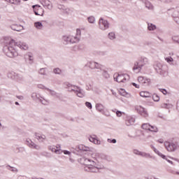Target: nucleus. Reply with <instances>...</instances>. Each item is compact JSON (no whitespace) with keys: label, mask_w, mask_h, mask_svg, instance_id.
<instances>
[{"label":"nucleus","mask_w":179,"mask_h":179,"mask_svg":"<svg viewBox=\"0 0 179 179\" xmlns=\"http://www.w3.org/2000/svg\"><path fill=\"white\" fill-rule=\"evenodd\" d=\"M14 47H18V48L24 50V51H26V50H29V45L26 44V43L20 41L15 42V40H11L9 42V46L7 47V51L6 52L7 57L9 58H15L18 55L16 48Z\"/></svg>","instance_id":"obj_1"},{"label":"nucleus","mask_w":179,"mask_h":179,"mask_svg":"<svg viewBox=\"0 0 179 179\" xmlns=\"http://www.w3.org/2000/svg\"><path fill=\"white\" fill-rule=\"evenodd\" d=\"M81 162L85 166V171H90V173H99V170H101V167L94 166V162L92 161V159L83 157Z\"/></svg>","instance_id":"obj_2"},{"label":"nucleus","mask_w":179,"mask_h":179,"mask_svg":"<svg viewBox=\"0 0 179 179\" xmlns=\"http://www.w3.org/2000/svg\"><path fill=\"white\" fill-rule=\"evenodd\" d=\"M149 64V61L146 57H141L139 59V62H136L134 63V66L133 67V71H136V73H138L141 71H142V68L145 66V65H148Z\"/></svg>","instance_id":"obj_3"},{"label":"nucleus","mask_w":179,"mask_h":179,"mask_svg":"<svg viewBox=\"0 0 179 179\" xmlns=\"http://www.w3.org/2000/svg\"><path fill=\"white\" fill-rule=\"evenodd\" d=\"M164 146L168 152H176L177 149H179L178 141H166L164 143Z\"/></svg>","instance_id":"obj_4"},{"label":"nucleus","mask_w":179,"mask_h":179,"mask_svg":"<svg viewBox=\"0 0 179 179\" xmlns=\"http://www.w3.org/2000/svg\"><path fill=\"white\" fill-rule=\"evenodd\" d=\"M31 97L34 101H40V103L44 105L47 104V101H45L44 98H43V96H41V95L37 92H33Z\"/></svg>","instance_id":"obj_5"},{"label":"nucleus","mask_w":179,"mask_h":179,"mask_svg":"<svg viewBox=\"0 0 179 179\" xmlns=\"http://www.w3.org/2000/svg\"><path fill=\"white\" fill-rule=\"evenodd\" d=\"M115 80L118 82V83H125L128 79H129V76L127 74H117L116 77H114Z\"/></svg>","instance_id":"obj_6"},{"label":"nucleus","mask_w":179,"mask_h":179,"mask_svg":"<svg viewBox=\"0 0 179 179\" xmlns=\"http://www.w3.org/2000/svg\"><path fill=\"white\" fill-rule=\"evenodd\" d=\"M133 152L134 155H136L137 156H141V157H144L145 159H155V157L152 156L150 153L141 152L138 150H134Z\"/></svg>","instance_id":"obj_7"},{"label":"nucleus","mask_w":179,"mask_h":179,"mask_svg":"<svg viewBox=\"0 0 179 179\" xmlns=\"http://www.w3.org/2000/svg\"><path fill=\"white\" fill-rule=\"evenodd\" d=\"M99 26L101 30H107V29L110 27V23H108V21L103 18H100L99 21Z\"/></svg>","instance_id":"obj_8"},{"label":"nucleus","mask_w":179,"mask_h":179,"mask_svg":"<svg viewBox=\"0 0 179 179\" xmlns=\"http://www.w3.org/2000/svg\"><path fill=\"white\" fill-rule=\"evenodd\" d=\"M34 13L36 16H43L44 15V9L41 8L39 5L32 6Z\"/></svg>","instance_id":"obj_9"},{"label":"nucleus","mask_w":179,"mask_h":179,"mask_svg":"<svg viewBox=\"0 0 179 179\" xmlns=\"http://www.w3.org/2000/svg\"><path fill=\"white\" fill-rule=\"evenodd\" d=\"M87 66L90 68V69H97V71H101V64L96 62H90L87 64Z\"/></svg>","instance_id":"obj_10"},{"label":"nucleus","mask_w":179,"mask_h":179,"mask_svg":"<svg viewBox=\"0 0 179 179\" xmlns=\"http://www.w3.org/2000/svg\"><path fill=\"white\" fill-rule=\"evenodd\" d=\"M26 145L31 149H36V150H40V149H41V147L39 145L35 144L30 138L26 140Z\"/></svg>","instance_id":"obj_11"},{"label":"nucleus","mask_w":179,"mask_h":179,"mask_svg":"<svg viewBox=\"0 0 179 179\" xmlns=\"http://www.w3.org/2000/svg\"><path fill=\"white\" fill-rule=\"evenodd\" d=\"M154 69H155L156 72L157 73H159V75H164V70L163 69V64L161 63H155L154 65Z\"/></svg>","instance_id":"obj_12"},{"label":"nucleus","mask_w":179,"mask_h":179,"mask_svg":"<svg viewBox=\"0 0 179 179\" xmlns=\"http://www.w3.org/2000/svg\"><path fill=\"white\" fill-rule=\"evenodd\" d=\"M74 93L78 97H80V99H83V97L86 96V92L80 88V87H77Z\"/></svg>","instance_id":"obj_13"},{"label":"nucleus","mask_w":179,"mask_h":179,"mask_svg":"<svg viewBox=\"0 0 179 179\" xmlns=\"http://www.w3.org/2000/svg\"><path fill=\"white\" fill-rule=\"evenodd\" d=\"M136 110L138 111V113H139V114H141V115H142V117H146L149 115L148 114V111H146V110L142 106H137Z\"/></svg>","instance_id":"obj_14"},{"label":"nucleus","mask_w":179,"mask_h":179,"mask_svg":"<svg viewBox=\"0 0 179 179\" xmlns=\"http://www.w3.org/2000/svg\"><path fill=\"white\" fill-rule=\"evenodd\" d=\"M125 124L127 127H131L135 124V117L132 116H127L125 120Z\"/></svg>","instance_id":"obj_15"},{"label":"nucleus","mask_w":179,"mask_h":179,"mask_svg":"<svg viewBox=\"0 0 179 179\" xmlns=\"http://www.w3.org/2000/svg\"><path fill=\"white\" fill-rule=\"evenodd\" d=\"M142 2L148 10H155V6L148 0H142Z\"/></svg>","instance_id":"obj_16"},{"label":"nucleus","mask_w":179,"mask_h":179,"mask_svg":"<svg viewBox=\"0 0 179 179\" xmlns=\"http://www.w3.org/2000/svg\"><path fill=\"white\" fill-rule=\"evenodd\" d=\"M41 3L44 8H47L50 10L52 9V3L49 0H41Z\"/></svg>","instance_id":"obj_17"},{"label":"nucleus","mask_w":179,"mask_h":179,"mask_svg":"<svg viewBox=\"0 0 179 179\" xmlns=\"http://www.w3.org/2000/svg\"><path fill=\"white\" fill-rule=\"evenodd\" d=\"M100 72H101L102 76L106 79H108V78H110V74H108V72H107V71H106V70L101 69V70H97V71L95 70L94 71V73H96V75H99V73H100Z\"/></svg>","instance_id":"obj_18"},{"label":"nucleus","mask_w":179,"mask_h":179,"mask_svg":"<svg viewBox=\"0 0 179 179\" xmlns=\"http://www.w3.org/2000/svg\"><path fill=\"white\" fill-rule=\"evenodd\" d=\"M35 138L39 141V142H44L45 139H47V137L44 134H40L38 133H35Z\"/></svg>","instance_id":"obj_19"},{"label":"nucleus","mask_w":179,"mask_h":179,"mask_svg":"<svg viewBox=\"0 0 179 179\" xmlns=\"http://www.w3.org/2000/svg\"><path fill=\"white\" fill-rule=\"evenodd\" d=\"M14 79L17 82H24V76L22 74L14 73Z\"/></svg>","instance_id":"obj_20"},{"label":"nucleus","mask_w":179,"mask_h":179,"mask_svg":"<svg viewBox=\"0 0 179 179\" xmlns=\"http://www.w3.org/2000/svg\"><path fill=\"white\" fill-rule=\"evenodd\" d=\"M172 17L173 18L174 22L179 24V11H173L172 13Z\"/></svg>","instance_id":"obj_21"},{"label":"nucleus","mask_w":179,"mask_h":179,"mask_svg":"<svg viewBox=\"0 0 179 179\" xmlns=\"http://www.w3.org/2000/svg\"><path fill=\"white\" fill-rule=\"evenodd\" d=\"M10 29H12V30H14V31H21V30H23V26L17 25V24H12L10 26Z\"/></svg>","instance_id":"obj_22"},{"label":"nucleus","mask_w":179,"mask_h":179,"mask_svg":"<svg viewBox=\"0 0 179 179\" xmlns=\"http://www.w3.org/2000/svg\"><path fill=\"white\" fill-rule=\"evenodd\" d=\"M70 40H71V44H76V43H79V41H80V39L79 38V37L76 36L70 35Z\"/></svg>","instance_id":"obj_23"},{"label":"nucleus","mask_w":179,"mask_h":179,"mask_svg":"<svg viewBox=\"0 0 179 179\" xmlns=\"http://www.w3.org/2000/svg\"><path fill=\"white\" fill-rule=\"evenodd\" d=\"M63 44L64 45H68V44H71V36H64L62 37Z\"/></svg>","instance_id":"obj_24"},{"label":"nucleus","mask_w":179,"mask_h":179,"mask_svg":"<svg viewBox=\"0 0 179 179\" xmlns=\"http://www.w3.org/2000/svg\"><path fill=\"white\" fill-rule=\"evenodd\" d=\"M77 150L81 152H89L90 148L88 147L85 146L84 145H79L77 147Z\"/></svg>","instance_id":"obj_25"},{"label":"nucleus","mask_w":179,"mask_h":179,"mask_svg":"<svg viewBox=\"0 0 179 179\" xmlns=\"http://www.w3.org/2000/svg\"><path fill=\"white\" fill-rule=\"evenodd\" d=\"M89 140L90 142H92L95 145H100V141L97 140V138H96V136L94 135L92 136H90Z\"/></svg>","instance_id":"obj_26"},{"label":"nucleus","mask_w":179,"mask_h":179,"mask_svg":"<svg viewBox=\"0 0 179 179\" xmlns=\"http://www.w3.org/2000/svg\"><path fill=\"white\" fill-rule=\"evenodd\" d=\"M97 111L99 113H104V106L101 103H96L95 106Z\"/></svg>","instance_id":"obj_27"},{"label":"nucleus","mask_w":179,"mask_h":179,"mask_svg":"<svg viewBox=\"0 0 179 179\" xmlns=\"http://www.w3.org/2000/svg\"><path fill=\"white\" fill-rule=\"evenodd\" d=\"M48 150H51V152H53L54 153H56V155H61L62 152V150H57V149H55V148H54L52 146H49Z\"/></svg>","instance_id":"obj_28"},{"label":"nucleus","mask_w":179,"mask_h":179,"mask_svg":"<svg viewBox=\"0 0 179 179\" xmlns=\"http://www.w3.org/2000/svg\"><path fill=\"white\" fill-rule=\"evenodd\" d=\"M25 57L28 58L29 61V64H33V60L34 59V58L33 57V53H31V52L27 53L25 55Z\"/></svg>","instance_id":"obj_29"},{"label":"nucleus","mask_w":179,"mask_h":179,"mask_svg":"<svg viewBox=\"0 0 179 179\" xmlns=\"http://www.w3.org/2000/svg\"><path fill=\"white\" fill-rule=\"evenodd\" d=\"M45 90H48V92L50 93L51 96H55L57 99H59V94L57 93L55 91L50 90L49 88H45Z\"/></svg>","instance_id":"obj_30"},{"label":"nucleus","mask_w":179,"mask_h":179,"mask_svg":"<svg viewBox=\"0 0 179 179\" xmlns=\"http://www.w3.org/2000/svg\"><path fill=\"white\" fill-rule=\"evenodd\" d=\"M108 38H109V40H111L112 41H114V40L117 38V37L115 36V32H109L108 34Z\"/></svg>","instance_id":"obj_31"},{"label":"nucleus","mask_w":179,"mask_h":179,"mask_svg":"<svg viewBox=\"0 0 179 179\" xmlns=\"http://www.w3.org/2000/svg\"><path fill=\"white\" fill-rule=\"evenodd\" d=\"M140 96L141 97H144V98H149V97H152V94L150 93H149L148 92H140Z\"/></svg>","instance_id":"obj_32"},{"label":"nucleus","mask_w":179,"mask_h":179,"mask_svg":"<svg viewBox=\"0 0 179 179\" xmlns=\"http://www.w3.org/2000/svg\"><path fill=\"white\" fill-rule=\"evenodd\" d=\"M5 1L6 2H9L13 5H20V2H22V0H5Z\"/></svg>","instance_id":"obj_33"},{"label":"nucleus","mask_w":179,"mask_h":179,"mask_svg":"<svg viewBox=\"0 0 179 179\" xmlns=\"http://www.w3.org/2000/svg\"><path fill=\"white\" fill-rule=\"evenodd\" d=\"M148 29L150 31H154V30H156V25H155L152 23H148Z\"/></svg>","instance_id":"obj_34"},{"label":"nucleus","mask_w":179,"mask_h":179,"mask_svg":"<svg viewBox=\"0 0 179 179\" xmlns=\"http://www.w3.org/2000/svg\"><path fill=\"white\" fill-rule=\"evenodd\" d=\"M173 107V105L170 103H162L161 104V108H166L167 110Z\"/></svg>","instance_id":"obj_35"},{"label":"nucleus","mask_w":179,"mask_h":179,"mask_svg":"<svg viewBox=\"0 0 179 179\" xmlns=\"http://www.w3.org/2000/svg\"><path fill=\"white\" fill-rule=\"evenodd\" d=\"M6 169H8V170H10V171H12L13 173H17V171H19V170H17V169H16L13 166H10V165H8L6 166Z\"/></svg>","instance_id":"obj_36"},{"label":"nucleus","mask_w":179,"mask_h":179,"mask_svg":"<svg viewBox=\"0 0 179 179\" xmlns=\"http://www.w3.org/2000/svg\"><path fill=\"white\" fill-rule=\"evenodd\" d=\"M153 151L155 152V153H156V155H158V156H159L162 159H166V155L162 154V152H159L157 149L154 148Z\"/></svg>","instance_id":"obj_37"},{"label":"nucleus","mask_w":179,"mask_h":179,"mask_svg":"<svg viewBox=\"0 0 179 179\" xmlns=\"http://www.w3.org/2000/svg\"><path fill=\"white\" fill-rule=\"evenodd\" d=\"M77 87H78V86L72 85L69 88H67L68 89V92H70V93H72V92H73L75 93Z\"/></svg>","instance_id":"obj_38"},{"label":"nucleus","mask_w":179,"mask_h":179,"mask_svg":"<svg viewBox=\"0 0 179 179\" xmlns=\"http://www.w3.org/2000/svg\"><path fill=\"white\" fill-rule=\"evenodd\" d=\"M34 26L36 27V29L39 30H41V29H43V24L40 22H35Z\"/></svg>","instance_id":"obj_39"},{"label":"nucleus","mask_w":179,"mask_h":179,"mask_svg":"<svg viewBox=\"0 0 179 179\" xmlns=\"http://www.w3.org/2000/svg\"><path fill=\"white\" fill-rule=\"evenodd\" d=\"M141 128L143 129H145L147 131H149L150 128V124H149V123H144L142 124Z\"/></svg>","instance_id":"obj_40"},{"label":"nucleus","mask_w":179,"mask_h":179,"mask_svg":"<svg viewBox=\"0 0 179 179\" xmlns=\"http://www.w3.org/2000/svg\"><path fill=\"white\" fill-rule=\"evenodd\" d=\"M53 73H55V75H61L62 71L59 68H56L53 69Z\"/></svg>","instance_id":"obj_41"},{"label":"nucleus","mask_w":179,"mask_h":179,"mask_svg":"<svg viewBox=\"0 0 179 179\" xmlns=\"http://www.w3.org/2000/svg\"><path fill=\"white\" fill-rule=\"evenodd\" d=\"M89 23H94L96 22V18L93 16H90L87 18Z\"/></svg>","instance_id":"obj_42"},{"label":"nucleus","mask_w":179,"mask_h":179,"mask_svg":"<svg viewBox=\"0 0 179 179\" xmlns=\"http://www.w3.org/2000/svg\"><path fill=\"white\" fill-rule=\"evenodd\" d=\"M165 61H166V62H168V64H170V65H171V62H173L174 61V59L171 57H168L165 58Z\"/></svg>","instance_id":"obj_43"},{"label":"nucleus","mask_w":179,"mask_h":179,"mask_svg":"<svg viewBox=\"0 0 179 179\" xmlns=\"http://www.w3.org/2000/svg\"><path fill=\"white\" fill-rule=\"evenodd\" d=\"M149 131H150L151 132H157V127H156V126L150 125Z\"/></svg>","instance_id":"obj_44"},{"label":"nucleus","mask_w":179,"mask_h":179,"mask_svg":"<svg viewBox=\"0 0 179 179\" xmlns=\"http://www.w3.org/2000/svg\"><path fill=\"white\" fill-rule=\"evenodd\" d=\"M150 83V78H144L143 84L144 86H148Z\"/></svg>","instance_id":"obj_45"},{"label":"nucleus","mask_w":179,"mask_h":179,"mask_svg":"<svg viewBox=\"0 0 179 179\" xmlns=\"http://www.w3.org/2000/svg\"><path fill=\"white\" fill-rule=\"evenodd\" d=\"M172 40L175 43H178V44H179V36H172Z\"/></svg>","instance_id":"obj_46"},{"label":"nucleus","mask_w":179,"mask_h":179,"mask_svg":"<svg viewBox=\"0 0 179 179\" xmlns=\"http://www.w3.org/2000/svg\"><path fill=\"white\" fill-rule=\"evenodd\" d=\"M152 99L154 100V101H159L160 97L157 94H154L152 96Z\"/></svg>","instance_id":"obj_47"},{"label":"nucleus","mask_w":179,"mask_h":179,"mask_svg":"<svg viewBox=\"0 0 179 179\" xmlns=\"http://www.w3.org/2000/svg\"><path fill=\"white\" fill-rule=\"evenodd\" d=\"M71 13V10L68 8H63V13H65L66 15H69V13Z\"/></svg>","instance_id":"obj_48"},{"label":"nucleus","mask_w":179,"mask_h":179,"mask_svg":"<svg viewBox=\"0 0 179 179\" xmlns=\"http://www.w3.org/2000/svg\"><path fill=\"white\" fill-rule=\"evenodd\" d=\"M138 80L139 83H141V85H143V82H145V78H143V76H140L138 77Z\"/></svg>","instance_id":"obj_49"},{"label":"nucleus","mask_w":179,"mask_h":179,"mask_svg":"<svg viewBox=\"0 0 179 179\" xmlns=\"http://www.w3.org/2000/svg\"><path fill=\"white\" fill-rule=\"evenodd\" d=\"M39 73L40 75H47V73H45V69L42 68L39 70Z\"/></svg>","instance_id":"obj_50"},{"label":"nucleus","mask_w":179,"mask_h":179,"mask_svg":"<svg viewBox=\"0 0 179 179\" xmlns=\"http://www.w3.org/2000/svg\"><path fill=\"white\" fill-rule=\"evenodd\" d=\"M85 106H86V107H87V108H89L90 110H92V103H90V102H85Z\"/></svg>","instance_id":"obj_51"},{"label":"nucleus","mask_w":179,"mask_h":179,"mask_svg":"<svg viewBox=\"0 0 179 179\" xmlns=\"http://www.w3.org/2000/svg\"><path fill=\"white\" fill-rule=\"evenodd\" d=\"M81 34H82V32H81L80 29H77L76 36L78 37V38L80 39Z\"/></svg>","instance_id":"obj_52"},{"label":"nucleus","mask_w":179,"mask_h":179,"mask_svg":"<svg viewBox=\"0 0 179 179\" xmlns=\"http://www.w3.org/2000/svg\"><path fill=\"white\" fill-rule=\"evenodd\" d=\"M122 114H125V113L121 112V111H120V110H117V111H116V115H117V117H122Z\"/></svg>","instance_id":"obj_53"},{"label":"nucleus","mask_w":179,"mask_h":179,"mask_svg":"<svg viewBox=\"0 0 179 179\" xmlns=\"http://www.w3.org/2000/svg\"><path fill=\"white\" fill-rule=\"evenodd\" d=\"M108 143H117V140L115 138H113V139H110V138H108Z\"/></svg>","instance_id":"obj_54"},{"label":"nucleus","mask_w":179,"mask_h":179,"mask_svg":"<svg viewBox=\"0 0 179 179\" xmlns=\"http://www.w3.org/2000/svg\"><path fill=\"white\" fill-rule=\"evenodd\" d=\"M70 86H72V85L69 83H64V87H65V89H69Z\"/></svg>","instance_id":"obj_55"},{"label":"nucleus","mask_w":179,"mask_h":179,"mask_svg":"<svg viewBox=\"0 0 179 179\" xmlns=\"http://www.w3.org/2000/svg\"><path fill=\"white\" fill-rule=\"evenodd\" d=\"M159 91L163 93V94H167V90L166 89H159Z\"/></svg>","instance_id":"obj_56"},{"label":"nucleus","mask_w":179,"mask_h":179,"mask_svg":"<svg viewBox=\"0 0 179 179\" xmlns=\"http://www.w3.org/2000/svg\"><path fill=\"white\" fill-rule=\"evenodd\" d=\"M122 96H127V92H125L124 90H121V92H120Z\"/></svg>","instance_id":"obj_57"},{"label":"nucleus","mask_w":179,"mask_h":179,"mask_svg":"<svg viewBox=\"0 0 179 179\" xmlns=\"http://www.w3.org/2000/svg\"><path fill=\"white\" fill-rule=\"evenodd\" d=\"M162 2L164 3H170L171 2H173V0H162Z\"/></svg>","instance_id":"obj_58"},{"label":"nucleus","mask_w":179,"mask_h":179,"mask_svg":"<svg viewBox=\"0 0 179 179\" xmlns=\"http://www.w3.org/2000/svg\"><path fill=\"white\" fill-rule=\"evenodd\" d=\"M58 9H60L62 10H64V8H65V6H62V5H58L57 6Z\"/></svg>","instance_id":"obj_59"},{"label":"nucleus","mask_w":179,"mask_h":179,"mask_svg":"<svg viewBox=\"0 0 179 179\" xmlns=\"http://www.w3.org/2000/svg\"><path fill=\"white\" fill-rule=\"evenodd\" d=\"M133 86H134V87H136V89H139V85L135 83H132L131 84Z\"/></svg>","instance_id":"obj_60"},{"label":"nucleus","mask_w":179,"mask_h":179,"mask_svg":"<svg viewBox=\"0 0 179 179\" xmlns=\"http://www.w3.org/2000/svg\"><path fill=\"white\" fill-rule=\"evenodd\" d=\"M164 160H166V162H168V163H170V164H173L172 161L169 160V159H167V157L165 156V158H164Z\"/></svg>","instance_id":"obj_61"},{"label":"nucleus","mask_w":179,"mask_h":179,"mask_svg":"<svg viewBox=\"0 0 179 179\" xmlns=\"http://www.w3.org/2000/svg\"><path fill=\"white\" fill-rule=\"evenodd\" d=\"M38 89H46L45 87H44L43 85H38Z\"/></svg>","instance_id":"obj_62"},{"label":"nucleus","mask_w":179,"mask_h":179,"mask_svg":"<svg viewBox=\"0 0 179 179\" xmlns=\"http://www.w3.org/2000/svg\"><path fill=\"white\" fill-rule=\"evenodd\" d=\"M176 109L179 111V100L176 102Z\"/></svg>","instance_id":"obj_63"},{"label":"nucleus","mask_w":179,"mask_h":179,"mask_svg":"<svg viewBox=\"0 0 179 179\" xmlns=\"http://www.w3.org/2000/svg\"><path fill=\"white\" fill-rule=\"evenodd\" d=\"M63 153H64L65 155H71V152H69L68 150H64Z\"/></svg>","instance_id":"obj_64"}]
</instances>
